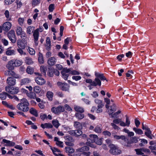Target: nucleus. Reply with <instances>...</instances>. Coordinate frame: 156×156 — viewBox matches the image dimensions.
Instances as JSON below:
<instances>
[{
	"label": "nucleus",
	"mask_w": 156,
	"mask_h": 156,
	"mask_svg": "<svg viewBox=\"0 0 156 156\" xmlns=\"http://www.w3.org/2000/svg\"><path fill=\"white\" fill-rule=\"evenodd\" d=\"M104 100L105 102L106 103L105 107H115L118 106L114 102H111L110 99L108 98H105Z\"/></svg>",
	"instance_id": "9d476101"
},
{
	"label": "nucleus",
	"mask_w": 156,
	"mask_h": 156,
	"mask_svg": "<svg viewBox=\"0 0 156 156\" xmlns=\"http://www.w3.org/2000/svg\"><path fill=\"white\" fill-rule=\"evenodd\" d=\"M46 41L47 49L49 51L51 48V41L49 37H47Z\"/></svg>",
	"instance_id": "473e14b6"
},
{
	"label": "nucleus",
	"mask_w": 156,
	"mask_h": 156,
	"mask_svg": "<svg viewBox=\"0 0 156 156\" xmlns=\"http://www.w3.org/2000/svg\"><path fill=\"white\" fill-rule=\"evenodd\" d=\"M121 112V111H119L118 112L115 113H113L110 116L112 118H115L117 117V115Z\"/></svg>",
	"instance_id": "052dcab7"
},
{
	"label": "nucleus",
	"mask_w": 156,
	"mask_h": 156,
	"mask_svg": "<svg viewBox=\"0 0 156 156\" xmlns=\"http://www.w3.org/2000/svg\"><path fill=\"white\" fill-rule=\"evenodd\" d=\"M76 112L75 114L76 117L79 119H83L84 117V115L82 113L84 110L83 108H74Z\"/></svg>",
	"instance_id": "423d86ee"
},
{
	"label": "nucleus",
	"mask_w": 156,
	"mask_h": 156,
	"mask_svg": "<svg viewBox=\"0 0 156 156\" xmlns=\"http://www.w3.org/2000/svg\"><path fill=\"white\" fill-rule=\"evenodd\" d=\"M95 75L96 77L94 81H92L91 79H88L86 80V82L87 83H90L92 86L95 87L97 86H101V80H106L107 81H108L103 73H100L95 72Z\"/></svg>",
	"instance_id": "f257e3e1"
},
{
	"label": "nucleus",
	"mask_w": 156,
	"mask_h": 156,
	"mask_svg": "<svg viewBox=\"0 0 156 156\" xmlns=\"http://www.w3.org/2000/svg\"><path fill=\"white\" fill-rule=\"evenodd\" d=\"M29 103L27 100L25 98H23L21 100V102L17 105V107H27L28 106Z\"/></svg>",
	"instance_id": "ddd939ff"
},
{
	"label": "nucleus",
	"mask_w": 156,
	"mask_h": 156,
	"mask_svg": "<svg viewBox=\"0 0 156 156\" xmlns=\"http://www.w3.org/2000/svg\"><path fill=\"white\" fill-rule=\"evenodd\" d=\"M52 122L53 126L57 128H58L60 125L57 119L53 120Z\"/></svg>",
	"instance_id": "f704fd0d"
},
{
	"label": "nucleus",
	"mask_w": 156,
	"mask_h": 156,
	"mask_svg": "<svg viewBox=\"0 0 156 156\" xmlns=\"http://www.w3.org/2000/svg\"><path fill=\"white\" fill-rule=\"evenodd\" d=\"M80 152L83 154L85 156H89L90 153V152H87L89 150V147L87 146H84L81 148H80Z\"/></svg>",
	"instance_id": "1a4fd4ad"
},
{
	"label": "nucleus",
	"mask_w": 156,
	"mask_h": 156,
	"mask_svg": "<svg viewBox=\"0 0 156 156\" xmlns=\"http://www.w3.org/2000/svg\"><path fill=\"white\" fill-rule=\"evenodd\" d=\"M22 29L20 27H18L16 30V32L17 35H20L21 33H22Z\"/></svg>",
	"instance_id": "13d9d810"
},
{
	"label": "nucleus",
	"mask_w": 156,
	"mask_h": 156,
	"mask_svg": "<svg viewBox=\"0 0 156 156\" xmlns=\"http://www.w3.org/2000/svg\"><path fill=\"white\" fill-rule=\"evenodd\" d=\"M137 155H142L144 152L149 153L150 151L149 149L142 147L139 149H137L135 150Z\"/></svg>",
	"instance_id": "4468645a"
},
{
	"label": "nucleus",
	"mask_w": 156,
	"mask_h": 156,
	"mask_svg": "<svg viewBox=\"0 0 156 156\" xmlns=\"http://www.w3.org/2000/svg\"><path fill=\"white\" fill-rule=\"evenodd\" d=\"M51 149L55 155H57V154L55 153L56 152H61L60 151L56 148L51 147Z\"/></svg>",
	"instance_id": "4d7b16f0"
},
{
	"label": "nucleus",
	"mask_w": 156,
	"mask_h": 156,
	"mask_svg": "<svg viewBox=\"0 0 156 156\" xmlns=\"http://www.w3.org/2000/svg\"><path fill=\"white\" fill-rule=\"evenodd\" d=\"M15 78L9 77L7 79L6 83L8 85V86H10L14 85L16 83Z\"/></svg>",
	"instance_id": "9b49d317"
},
{
	"label": "nucleus",
	"mask_w": 156,
	"mask_h": 156,
	"mask_svg": "<svg viewBox=\"0 0 156 156\" xmlns=\"http://www.w3.org/2000/svg\"><path fill=\"white\" fill-rule=\"evenodd\" d=\"M145 134L150 139H152L151 136V132L149 128L146 129V131L145 132Z\"/></svg>",
	"instance_id": "7c9ffc66"
},
{
	"label": "nucleus",
	"mask_w": 156,
	"mask_h": 156,
	"mask_svg": "<svg viewBox=\"0 0 156 156\" xmlns=\"http://www.w3.org/2000/svg\"><path fill=\"white\" fill-rule=\"evenodd\" d=\"M40 70L42 73L44 75H46L47 68L44 66H42L40 67Z\"/></svg>",
	"instance_id": "de8ad7c7"
},
{
	"label": "nucleus",
	"mask_w": 156,
	"mask_h": 156,
	"mask_svg": "<svg viewBox=\"0 0 156 156\" xmlns=\"http://www.w3.org/2000/svg\"><path fill=\"white\" fill-rule=\"evenodd\" d=\"M55 9V5L54 4H51L49 6V10L50 12H52Z\"/></svg>",
	"instance_id": "e2e57ef3"
},
{
	"label": "nucleus",
	"mask_w": 156,
	"mask_h": 156,
	"mask_svg": "<svg viewBox=\"0 0 156 156\" xmlns=\"http://www.w3.org/2000/svg\"><path fill=\"white\" fill-rule=\"evenodd\" d=\"M26 72L28 74H31L34 72V69L30 66H28L26 69Z\"/></svg>",
	"instance_id": "ea45409f"
},
{
	"label": "nucleus",
	"mask_w": 156,
	"mask_h": 156,
	"mask_svg": "<svg viewBox=\"0 0 156 156\" xmlns=\"http://www.w3.org/2000/svg\"><path fill=\"white\" fill-rule=\"evenodd\" d=\"M53 94V93L49 91L47 92V96L50 101L52 100Z\"/></svg>",
	"instance_id": "37998d69"
},
{
	"label": "nucleus",
	"mask_w": 156,
	"mask_h": 156,
	"mask_svg": "<svg viewBox=\"0 0 156 156\" xmlns=\"http://www.w3.org/2000/svg\"><path fill=\"white\" fill-rule=\"evenodd\" d=\"M114 138L115 139L119 140L121 139L124 140H125L126 138L125 136L121 135V136H118L115 135L114 136Z\"/></svg>",
	"instance_id": "79ce46f5"
},
{
	"label": "nucleus",
	"mask_w": 156,
	"mask_h": 156,
	"mask_svg": "<svg viewBox=\"0 0 156 156\" xmlns=\"http://www.w3.org/2000/svg\"><path fill=\"white\" fill-rule=\"evenodd\" d=\"M41 127L43 129L45 128H52V125L50 123H45L42 124L41 125Z\"/></svg>",
	"instance_id": "bb28decb"
},
{
	"label": "nucleus",
	"mask_w": 156,
	"mask_h": 156,
	"mask_svg": "<svg viewBox=\"0 0 156 156\" xmlns=\"http://www.w3.org/2000/svg\"><path fill=\"white\" fill-rule=\"evenodd\" d=\"M2 144H5L4 145L5 146L9 147H13L15 145L14 142L5 139L2 140Z\"/></svg>",
	"instance_id": "f8f14e48"
},
{
	"label": "nucleus",
	"mask_w": 156,
	"mask_h": 156,
	"mask_svg": "<svg viewBox=\"0 0 156 156\" xmlns=\"http://www.w3.org/2000/svg\"><path fill=\"white\" fill-rule=\"evenodd\" d=\"M34 90L35 93H38L41 91V89L39 86H36L34 87Z\"/></svg>",
	"instance_id": "6e6d98bb"
},
{
	"label": "nucleus",
	"mask_w": 156,
	"mask_h": 156,
	"mask_svg": "<svg viewBox=\"0 0 156 156\" xmlns=\"http://www.w3.org/2000/svg\"><path fill=\"white\" fill-rule=\"evenodd\" d=\"M66 140H68V141H66L65 142V143L68 146H73L74 144H73L71 142L69 141L70 139V140H72V138L71 137H70L69 136H67L66 137Z\"/></svg>",
	"instance_id": "c756f323"
},
{
	"label": "nucleus",
	"mask_w": 156,
	"mask_h": 156,
	"mask_svg": "<svg viewBox=\"0 0 156 156\" xmlns=\"http://www.w3.org/2000/svg\"><path fill=\"white\" fill-rule=\"evenodd\" d=\"M51 111L55 114H59L65 111V108H52Z\"/></svg>",
	"instance_id": "dca6fc26"
},
{
	"label": "nucleus",
	"mask_w": 156,
	"mask_h": 156,
	"mask_svg": "<svg viewBox=\"0 0 156 156\" xmlns=\"http://www.w3.org/2000/svg\"><path fill=\"white\" fill-rule=\"evenodd\" d=\"M75 136H78L81 135L82 133V131L80 129L75 130Z\"/></svg>",
	"instance_id": "8fccbe9b"
},
{
	"label": "nucleus",
	"mask_w": 156,
	"mask_h": 156,
	"mask_svg": "<svg viewBox=\"0 0 156 156\" xmlns=\"http://www.w3.org/2000/svg\"><path fill=\"white\" fill-rule=\"evenodd\" d=\"M6 67L9 70H12L13 69L14 67H15L14 63L13 60H12L9 62L6 66Z\"/></svg>",
	"instance_id": "aec40b11"
},
{
	"label": "nucleus",
	"mask_w": 156,
	"mask_h": 156,
	"mask_svg": "<svg viewBox=\"0 0 156 156\" xmlns=\"http://www.w3.org/2000/svg\"><path fill=\"white\" fill-rule=\"evenodd\" d=\"M133 129L136 134L141 135L143 133V131L140 129H137L136 128L134 127Z\"/></svg>",
	"instance_id": "e433bc0d"
},
{
	"label": "nucleus",
	"mask_w": 156,
	"mask_h": 156,
	"mask_svg": "<svg viewBox=\"0 0 156 156\" xmlns=\"http://www.w3.org/2000/svg\"><path fill=\"white\" fill-rule=\"evenodd\" d=\"M126 122L125 123L124 122L122 121V122H121V126L125 127L126 126L128 127L129 126L130 123V121L128 117L126 115Z\"/></svg>",
	"instance_id": "412c9836"
},
{
	"label": "nucleus",
	"mask_w": 156,
	"mask_h": 156,
	"mask_svg": "<svg viewBox=\"0 0 156 156\" xmlns=\"http://www.w3.org/2000/svg\"><path fill=\"white\" fill-rule=\"evenodd\" d=\"M102 129V127L101 125L100 124H99L96 126L94 130L96 133H100L101 132Z\"/></svg>",
	"instance_id": "393cba45"
},
{
	"label": "nucleus",
	"mask_w": 156,
	"mask_h": 156,
	"mask_svg": "<svg viewBox=\"0 0 156 156\" xmlns=\"http://www.w3.org/2000/svg\"><path fill=\"white\" fill-rule=\"evenodd\" d=\"M56 144L59 147H63V142L59 141H57V142H56Z\"/></svg>",
	"instance_id": "338daca9"
},
{
	"label": "nucleus",
	"mask_w": 156,
	"mask_h": 156,
	"mask_svg": "<svg viewBox=\"0 0 156 156\" xmlns=\"http://www.w3.org/2000/svg\"><path fill=\"white\" fill-rule=\"evenodd\" d=\"M7 36L9 39L13 43H15L16 41V38L15 31L13 30H11L7 34Z\"/></svg>",
	"instance_id": "0eeeda50"
},
{
	"label": "nucleus",
	"mask_w": 156,
	"mask_h": 156,
	"mask_svg": "<svg viewBox=\"0 0 156 156\" xmlns=\"http://www.w3.org/2000/svg\"><path fill=\"white\" fill-rule=\"evenodd\" d=\"M10 76H12L15 78H18V76L17 75L14 71L9 70Z\"/></svg>",
	"instance_id": "bf43d9fd"
},
{
	"label": "nucleus",
	"mask_w": 156,
	"mask_h": 156,
	"mask_svg": "<svg viewBox=\"0 0 156 156\" xmlns=\"http://www.w3.org/2000/svg\"><path fill=\"white\" fill-rule=\"evenodd\" d=\"M80 151L79 148L76 149V151L74 152L73 156H80L82 153Z\"/></svg>",
	"instance_id": "3c124183"
},
{
	"label": "nucleus",
	"mask_w": 156,
	"mask_h": 156,
	"mask_svg": "<svg viewBox=\"0 0 156 156\" xmlns=\"http://www.w3.org/2000/svg\"><path fill=\"white\" fill-rule=\"evenodd\" d=\"M8 95L9 94H7V93L4 92H2L0 94V98L2 100H4L6 98V96H8Z\"/></svg>",
	"instance_id": "09e8293b"
},
{
	"label": "nucleus",
	"mask_w": 156,
	"mask_h": 156,
	"mask_svg": "<svg viewBox=\"0 0 156 156\" xmlns=\"http://www.w3.org/2000/svg\"><path fill=\"white\" fill-rule=\"evenodd\" d=\"M111 125L115 129L119 130L120 129V128L118 126L116 125L114 123H111Z\"/></svg>",
	"instance_id": "680f3d73"
},
{
	"label": "nucleus",
	"mask_w": 156,
	"mask_h": 156,
	"mask_svg": "<svg viewBox=\"0 0 156 156\" xmlns=\"http://www.w3.org/2000/svg\"><path fill=\"white\" fill-rule=\"evenodd\" d=\"M13 62L15 67L19 66L21 65L22 63V61L20 60H13Z\"/></svg>",
	"instance_id": "a18cd8bd"
},
{
	"label": "nucleus",
	"mask_w": 156,
	"mask_h": 156,
	"mask_svg": "<svg viewBox=\"0 0 156 156\" xmlns=\"http://www.w3.org/2000/svg\"><path fill=\"white\" fill-rule=\"evenodd\" d=\"M90 139H87V144L93 148H95V146L92 143L95 142L96 144L98 145H101L102 143L103 138L98 139V136L95 134H90L89 136Z\"/></svg>",
	"instance_id": "f03ea898"
},
{
	"label": "nucleus",
	"mask_w": 156,
	"mask_h": 156,
	"mask_svg": "<svg viewBox=\"0 0 156 156\" xmlns=\"http://www.w3.org/2000/svg\"><path fill=\"white\" fill-rule=\"evenodd\" d=\"M35 80L36 83L40 85L45 84L46 82L45 80L41 77L35 78Z\"/></svg>",
	"instance_id": "a211bd4d"
},
{
	"label": "nucleus",
	"mask_w": 156,
	"mask_h": 156,
	"mask_svg": "<svg viewBox=\"0 0 156 156\" xmlns=\"http://www.w3.org/2000/svg\"><path fill=\"white\" fill-rule=\"evenodd\" d=\"M103 134L107 136H109L111 135V133L108 131H105L103 132Z\"/></svg>",
	"instance_id": "69168bd1"
},
{
	"label": "nucleus",
	"mask_w": 156,
	"mask_h": 156,
	"mask_svg": "<svg viewBox=\"0 0 156 156\" xmlns=\"http://www.w3.org/2000/svg\"><path fill=\"white\" fill-rule=\"evenodd\" d=\"M72 78L73 79L75 80L76 81H78L80 80L81 77L80 76H72Z\"/></svg>",
	"instance_id": "0e129e2a"
},
{
	"label": "nucleus",
	"mask_w": 156,
	"mask_h": 156,
	"mask_svg": "<svg viewBox=\"0 0 156 156\" xmlns=\"http://www.w3.org/2000/svg\"><path fill=\"white\" fill-rule=\"evenodd\" d=\"M61 73L62 76V77L65 80L67 79L68 77L69 76V74H68V71H67V68H65L62 69L61 72Z\"/></svg>",
	"instance_id": "f3484780"
},
{
	"label": "nucleus",
	"mask_w": 156,
	"mask_h": 156,
	"mask_svg": "<svg viewBox=\"0 0 156 156\" xmlns=\"http://www.w3.org/2000/svg\"><path fill=\"white\" fill-rule=\"evenodd\" d=\"M74 126L76 128L78 129H81L82 128V126L81 123L79 122H74Z\"/></svg>",
	"instance_id": "2f4dec72"
},
{
	"label": "nucleus",
	"mask_w": 156,
	"mask_h": 156,
	"mask_svg": "<svg viewBox=\"0 0 156 156\" xmlns=\"http://www.w3.org/2000/svg\"><path fill=\"white\" fill-rule=\"evenodd\" d=\"M67 71L68 73L72 75H78L80 74V73L75 70H74L72 68L67 69Z\"/></svg>",
	"instance_id": "4be33fe9"
},
{
	"label": "nucleus",
	"mask_w": 156,
	"mask_h": 156,
	"mask_svg": "<svg viewBox=\"0 0 156 156\" xmlns=\"http://www.w3.org/2000/svg\"><path fill=\"white\" fill-rule=\"evenodd\" d=\"M5 90L7 92L13 94H17L19 91V89L18 87H14L9 86H6Z\"/></svg>",
	"instance_id": "39448f33"
},
{
	"label": "nucleus",
	"mask_w": 156,
	"mask_h": 156,
	"mask_svg": "<svg viewBox=\"0 0 156 156\" xmlns=\"http://www.w3.org/2000/svg\"><path fill=\"white\" fill-rule=\"evenodd\" d=\"M107 110L108 111L109 114L110 116L114 113V112L115 111V108H107Z\"/></svg>",
	"instance_id": "5fc2aeb1"
},
{
	"label": "nucleus",
	"mask_w": 156,
	"mask_h": 156,
	"mask_svg": "<svg viewBox=\"0 0 156 156\" xmlns=\"http://www.w3.org/2000/svg\"><path fill=\"white\" fill-rule=\"evenodd\" d=\"M110 148L109 152L110 153L114 155H117L120 154L121 151L119 149L118 147L113 144H111L109 145Z\"/></svg>",
	"instance_id": "7ed1b4c3"
},
{
	"label": "nucleus",
	"mask_w": 156,
	"mask_h": 156,
	"mask_svg": "<svg viewBox=\"0 0 156 156\" xmlns=\"http://www.w3.org/2000/svg\"><path fill=\"white\" fill-rule=\"evenodd\" d=\"M43 31L42 28H37L35 30L33 34V36L34 40V42L36 46H37L38 44V41L39 36V31L41 32Z\"/></svg>",
	"instance_id": "20e7f679"
},
{
	"label": "nucleus",
	"mask_w": 156,
	"mask_h": 156,
	"mask_svg": "<svg viewBox=\"0 0 156 156\" xmlns=\"http://www.w3.org/2000/svg\"><path fill=\"white\" fill-rule=\"evenodd\" d=\"M91 95L94 98H96V97L98 96L99 95L97 92L96 91H94L93 92L92 94H91Z\"/></svg>",
	"instance_id": "774afa93"
},
{
	"label": "nucleus",
	"mask_w": 156,
	"mask_h": 156,
	"mask_svg": "<svg viewBox=\"0 0 156 156\" xmlns=\"http://www.w3.org/2000/svg\"><path fill=\"white\" fill-rule=\"evenodd\" d=\"M122 122V120L121 119H117L113 120L112 123H114L116 124L119 123V125L121 126V124Z\"/></svg>",
	"instance_id": "864d4df0"
},
{
	"label": "nucleus",
	"mask_w": 156,
	"mask_h": 156,
	"mask_svg": "<svg viewBox=\"0 0 156 156\" xmlns=\"http://www.w3.org/2000/svg\"><path fill=\"white\" fill-rule=\"evenodd\" d=\"M11 26V23L10 22H6L2 25L3 30L6 31H8L10 29Z\"/></svg>",
	"instance_id": "2eb2a0df"
},
{
	"label": "nucleus",
	"mask_w": 156,
	"mask_h": 156,
	"mask_svg": "<svg viewBox=\"0 0 156 156\" xmlns=\"http://www.w3.org/2000/svg\"><path fill=\"white\" fill-rule=\"evenodd\" d=\"M17 44L19 48L24 49L25 48V43L20 39L17 40Z\"/></svg>",
	"instance_id": "6ab92c4d"
},
{
	"label": "nucleus",
	"mask_w": 156,
	"mask_h": 156,
	"mask_svg": "<svg viewBox=\"0 0 156 156\" xmlns=\"http://www.w3.org/2000/svg\"><path fill=\"white\" fill-rule=\"evenodd\" d=\"M95 103L98 104V107H101L104 106V105L102 103V101L101 100L95 99L94 100Z\"/></svg>",
	"instance_id": "4c0bfd02"
},
{
	"label": "nucleus",
	"mask_w": 156,
	"mask_h": 156,
	"mask_svg": "<svg viewBox=\"0 0 156 156\" xmlns=\"http://www.w3.org/2000/svg\"><path fill=\"white\" fill-rule=\"evenodd\" d=\"M38 60L39 63L41 64H43L44 62V59L42 54L40 52L38 53Z\"/></svg>",
	"instance_id": "c85d7f7f"
},
{
	"label": "nucleus",
	"mask_w": 156,
	"mask_h": 156,
	"mask_svg": "<svg viewBox=\"0 0 156 156\" xmlns=\"http://www.w3.org/2000/svg\"><path fill=\"white\" fill-rule=\"evenodd\" d=\"M30 113L36 117L38 116L37 111L34 108H31L30 110Z\"/></svg>",
	"instance_id": "72a5a7b5"
},
{
	"label": "nucleus",
	"mask_w": 156,
	"mask_h": 156,
	"mask_svg": "<svg viewBox=\"0 0 156 156\" xmlns=\"http://www.w3.org/2000/svg\"><path fill=\"white\" fill-rule=\"evenodd\" d=\"M27 96L31 99H34L36 98V94L33 92H30L27 94Z\"/></svg>",
	"instance_id": "603ef678"
},
{
	"label": "nucleus",
	"mask_w": 156,
	"mask_h": 156,
	"mask_svg": "<svg viewBox=\"0 0 156 156\" xmlns=\"http://www.w3.org/2000/svg\"><path fill=\"white\" fill-rule=\"evenodd\" d=\"M66 153H68V154L73 153L74 152V150L71 147H65V148Z\"/></svg>",
	"instance_id": "a878e982"
},
{
	"label": "nucleus",
	"mask_w": 156,
	"mask_h": 156,
	"mask_svg": "<svg viewBox=\"0 0 156 156\" xmlns=\"http://www.w3.org/2000/svg\"><path fill=\"white\" fill-rule=\"evenodd\" d=\"M35 27L33 26H30L27 28V34L30 35L33 33H34L35 29Z\"/></svg>",
	"instance_id": "b1692460"
},
{
	"label": "nucleus",
	"mask_w": 156,
	"mask_h": 156,
	"mask_svg": "<svg viewBox=\"0 0 156 156\" xmlns=\"http://www.w3.org/2000/svg\"><path fill=\"white\" fill-rule=\"evenodd\" d=\"M140 143L139 144V145L140 147H143L144 145L147 143V141L145 139H140Z\"/></svg>",
	"instance_id": "a19ab883"
},
{
	"label": "nucleus",
	"mask_w": 156,
	"mask_h": 156,
	"mask_svg": "<svg viewBox=\"0 0 156 156\" xmlns=\"http://www.w3.org/2000/svg\"><path fill=\"white\" fill-rule=\"evenodd\" d=\"M30 80L27 78L22 79L20 82V85H26L30 83Z\"/></svg>",
	"instance_id": "cd10ccee"
},
{
	"label": "nucleus",
	"mask_w": 156,
	"mask_h": 156,
	"mask_svg": "<svg viewBox=\"0 0 156 156\" xmlns=\"http://www.w3.org/2000/svg\"><path fill=\"white\" fill-rule=\"evenodd\" d=\"M56 60L54 57H51L48 59V63L50 66L54 65L55 63Z\"/></svg>",
	"instance_id": "5701e85b"
},
{
	"label": "nucleus",
	"mask_w": 156,
	"mask_h": 156,
	"mask_svg": "<svg viewBox=\"0 0 156 156\" xmlns=\"http://www.w3.org/2000/svg\"><path fill=\"white\" fill-rule=\"evenodd\" d=\"M4 15L8 20L10 21L11 20V17L10 16L9 12L8 10L5 11Z\"/></svg>",
	"instance_id": "49530a36"
},
{
	"label": "nucleus",
	"mask_w": 156,
	"mask_h": 156,
	"mask_svg": "<svg viewBox=\"0 0 156 156\" xmlns=\"http://www.w3.org/2000/svg\"><path fill=\"white\" fill-rule=\"evenodd\" d=\"M91 111L95 112L97 113H99L102 112V110L101 108H93V109L91 110Z\"/></svg>",
	"instance_id": "c03bdc74"
},
{
	"label": "nucleus",
	"mask_w": 156,
	"mask_h": 156,
	"mask_svg": "<svg viewBox=\"0 0 156 156\" xmlns=\"http://www.w3.org/2000/svg\"><path fill=\"white\" fill-rule=\"evenodd\" d=\"M57 85L59 87L61 90L63 91H67L69 89V86L66 83H62L60 82H58L57 83Z\"/></svg>",
	"instance_id": "6e6552de"
},
{
	"label": "nucleus",
	"mask_w": 156,
	"mask_h": 156,
	"mask_svg": "<svg viewBox=\"0 0 156 156\" xmlns=\"http://www.w3.org/2000/svg\"><path fill=\"white\" fill-rule=\"evenodd\" d=\"M25 62L27 64L29 65L32 64L33 63V62L32 61V59L31 58L28 57L26 58Z\"/></svg>",
	"instance_id": "c9c22d12"
},
{
	"label": "nucleus",
	"mask_w": 156,
	"mask_h": 156,
	"mask_svg": "<svg viewBox=\"0 0 156 156\" xmlns=\"http://www.w3.org/2000/svg\"><path fill=\"white\" fill-rule=\"evenodd\" d=\"M6 54L8 55H11L15 54V51L14 50L8 49L6 51Z\"/></svg>",
	"instance_id": "58836bf2"
}]
</instances>
